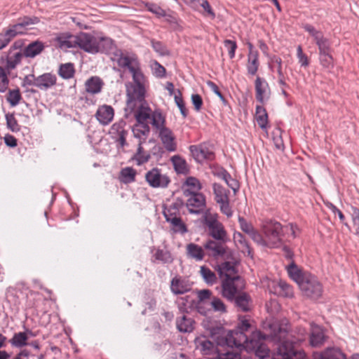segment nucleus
Masks as SVG:
<instances>
[{
	"label": "nucleus",
	"instance_id": "obj_1",
	"mask_svg": "<svg viewBox=\"0 0 359 359\" xmlns=\"http://www.w3.org/2000/svg\"><path fill=\"white\" fill-rule=\"evenodd\" d=\"M273 321V320H269L264 322L262 326L264 332L259 330L254 331L250 338L244 332L248 331L252 327V325L245 317L240 319V323L235 330L227 331L222 327H217L211 330L210 334L219 346L243 348L247 351H255L258 356L264 358L269 353V348L264 345V341L271 339V337L268 334L269 330L266 331L264 326L265 323Z\"/></svg>",
	"mask_w": 359,
	"mask_h": 359
},
{
	"label": "nucleus",
	"instance_id": "obj_2",
	"mask_svg": "<svg viewBox=\"0 0 359 359\" xmlns=\"http://www.w3.org/2000/svg\"><path fill=\"white\" fill-rule=\"evenodd\" d=\"M289 321L273 320L265 323L264 327L268 331L271 339L278 343L277 355L274 359H306L304 351L298 350L294 345L304 341L306 337V330L302 327L290 330Z\"/></svg>",
	"mask_w": 359,
	"mask_h": 359
},
{
	"label": "nucleus",
	"instance_id": "obj_3",
	"mask_svg": "<svg viewBox=\"0 0 359 359\" xmlns=\"http://www.w3.org/2000/svg\"><path fill=\"white\" fill-rule=\"evenodd\" d=\"M113 60L118 65L127 69L133 76L134 83L127 86V109L133 111L137 106V102L141 103L144 99L145 77L140 69V64L136 55L118 50L114 52Z\"/></svg>",
	"mask_w": 359,
	"mask_h": 359
},
{
	"label": "nucleus",
	"instance_id": "obj_4",
	"mask_svg": "<svg viewBox=\"0 0 359 359\" xmlns=\"http://www.w3.org/2000/svg\"><path fill=\"white\" fill-rule=\"evenodd\" d=\"M187 206L191 213L203 214V222L213 238L220 241L226 240L227 233L223 224L218 221L217 214L206 210L205 203H187Z\"/></svg>",
	"mask_w": 359,
	"mask_h": 359
},
{
	"label": "nucleus",
	"instance_id": "obj_5",
	"mask_svg": "<svg viewBox=\"0 0 359 359\" xmlns=\"http://www.w3.org/2000/svg\"><path fill=\"white\" fill-rule=\"evenodd\" d=\"M263 232V243L258 245L269 248H278L282 244L283 226L278 222L272 219L263 220L260 224Z\"/></svg>",
	"mask_w": 359,
	"mask_h": 359
},
{
	"label": "nucleus",
	"instance_id": "obj_6",
	"mask_svg": "<svg viewBox=\"0 0 359 359\" xmlns=\"http://www.w3.org/2000/svg\"><path fill=\"white\" fill-rule=\"evenodd\" d=\"M304 297L311 299H318L323 294V286L318 278L309 274L298 285Z\"/></svg>",
	"mask_w": 359,
	"mask_h": 359
},
{
	"label": "nucleus",
	"instance_id": "obj_7",
	"mask_svg": "<svg viewBox=\"0 0 359 359\" xmlns=\"http://www.w3.org/2000/svg\"><path fill=\"white\" fill-rule=\"evenodd\" d=\"M196 350L209 359H219V357L226 353H220L214 344L205 336H199L194 340Z\"/></svg>",
	"mask_w": 359,
	"mask_h": 359
},
{
	"label": "nucleus",
	"instance_id": "obj_8",
	"mask_svg": "<svg viewBox=\"0 0 359 359\" xmlns=\"http://www.w3.org/2000/svg\"><path fill=\"white\" fill-rule=\"evenodd\" d=\"M201 189L199 181L193 177L187 179L184 187V194L187 196H191L187 202H205L204 196L198 193Z\"/></svg>",
	"mask_w": 359,
	"mask_h": 359
},
{
	"label": "nucleus",
	"instance_id": "obj_9",
	"mask_svg": "<svg viewBox=\"0 0 359 359\" xmlns=\"http://www.w3.org/2000/svg\"><path fill=\"white\" fill-rule=\"evenodd\" d=\"M222 279V296L227 299L233 300L239 288L243 287V280L239 276Z\"/></svg>",
	"mask_w": 359,
	"mask_h": 359
},
{
	"label": "nucleus",
	"instance_id": "obj_10",
	"mask_svg": "<svg viewBox=\"0 0 359 359\" xmlns=\"http://www.w3.org/2000/svg\"><path fill=\"white\" fill-rule=\"evenodd\" d=\"M189 150L194 158L199 163L204 161H212L215 158V153L210 146L207 144H201L198 145H191Z\"/></svg>",
	"mask_w": 359,
	"mask_h": 359
},
{
	"label": "nucleus",
	"instance_id": "obj_11",
	"mask_svg": "<svg viewBox=\"0 0 359 359\" xmlns=\"http://www.w3.org/2000/svg\"><path fill=\"white\" fill-rule=\"evenodd\" d=\"M77 40H79V47L81 49L89 53H97V50H99L97 47L99 42L98 36L89 33L80 32Z\"/></svg>",
	"mask_w": 359,
	"mask_h": 359
},
{
	"label": "nucleus",
	"instance_id": "obj_12",
	"mask_svg": "<svg viewBox=\"0 0 359 359\" xmlns=\"http://www.w3.org/2000/svg\"><path fill=\"white\" fill-rule=\"evenodd\" d=\"M255 97L261 104L266 102L271 96V89L267 81L260 76L255 81Z\"/></svg>",
	"mask_w": 359,
	"mask_h": 359
},
{
	"label": "nucleus",
	"instance_id": "obj_13",
	"mask_svg": "<svg viewBox=\"0 0 359 359\" xmlns=\"http://www.w3.org/2000/svg\"><path fill=\"white\" fill-rule=\"evenodd\" d=\"M155 134L157 135L167 151L174 152L177 150L176 137L171 129L165 127Z\"/></svg>",
	"mask_w": 359,
	"mask_h": 359
},
{
	"label": "nucleus",
	"instance_id": "obj_14",
	"mask_svg": "<svg viewBox=\"0 0 359 359\" xmlns=\"http://www.w3.org/2000/svg\"><path fill=\"white\" fill-rule=\"evenodd\" d=\"M145 178L152 187H166L170 183L168 177L162 175L158 168H153L146 173Z\"/></svg>",
	"mask_w": 359,
	"mask_h": 359
},
{
	"label": "nucleus",
	"instance_id": "obj_15",
	"mask_svg": "<svg viewBox=\"0 0 359 359\" xmlns=\"http://www.w3.org/2000/svg\"><path fill=\"white\" fill-rule=\"evenodd\" d=\"M192 288V283L187 278L180 276H175L170 282L171 292L177 295L189 292Z\"/></svg>",
	"mask_w": 359,
	"mask_h": 359
},
{
	"label": "nucleus",
	"instance_id": "obj_16",
	"mask_svg": "<svg viewBox=\"0 0 359 359\" xmlns=\"http://www.w3.org/2000/svg\"><path fill=\"white\" fill-rule=\"evenodd\" d=\"M238 224L241 229L248 234L255 243H263V236L255 228L251 222H248L243 217H238Z\"/></svg>",
	"mask_w": 359,
	"mask_h": 359
},
{
	"label": "nucleus",
	"instance_id": "obj_17",
	"mask_svg": "<svg viewBox=\"0 0 359 359\" xmlns=\"http://www.w3.org/2000/svg\"><path fill=\"white\" fill-rule=\"evenodd\" d=\"M233 239L236 246L243 254L253 258V250L249 241L243 233L238 231L234 232Z\"/></svg>",
	"mask_w": 359,
	"mask_h": 359
},
{
	"label": "nucleus",
	"instance_id": "obj_18",
	"mask_svg": "<svg viewBox=\"0 0 359 359\" xmlns=\"http://www.w3.org/2000/svg\"><path fill=\"white\" fill-rule=\"evenodd\" d=\"M4 54L5 55L1 57V60L4 61L5 57V68L8 71L15 69L21 62L24 56L23 52L13 51V50H9L8 53H4Z\"/></svg>",
	"mask_w": 359,
	"mask_h": 359
},
{
	"label": "nucleus",
	"instance_id": "obj_19",
	"mask_svg": "<svg viewBox=\"0 0 359 359\" xmlns=\"http://www.w3.org/2000/svg\"><path fill=\"white\" fill-rule=\"evenodd\" d=\"M326 337L323 329L316 325H311L309 343L312 347H320L325 341Z\"/></svg>",
	"mask_w": 359,
	"mask_h": 359
},
{
	"label": "nucleus",
	"instance_id": "obj_20",
	"mask_svg": "<svg viewBox=\"0 0 359 359\" xmlns=\"http://www.w3.org/2000/svg\"><path fill=\"white\" fill-rule=\"evenodd\" d=\"M114 111L111 106L103 104L98 107L95 116L102 125H108L114 118Z\"/></svg>",
	"mask_w": 359,
	"mask_h": 359
},
{
	"label": "nucleus",
	"instance_id": "obj_21",
	"mask_svg": "<svg viewBox=\"0 0 359 359\" xmlns=\"http://www.w3.org/2000/svg\"><path fill=\"white\" fill-rule=\"evenodd\" d=\"M56 82V76L51 73H44L36 76V87L41 90H46L54 86Z\"/></svg>",
	"mask_w": 359,
	"mask_h": 359
},
{
	"label": "nucleus",
	"instance_id": "obj_22",
	"mask_svg": "<svg viewBox=\"0 0 359 359\" xmlns=\"http://www.w3.org/2000/svg\"><path fill=\"white\" fill-rule=\"evenodd\" d=\"M79 34L72 35L62 34L56 38L58 46L62 49L74 48L79 46Z\"/></svg>",
	"mask_w": 359,
	"mask_h": 359
},
{
	"label": "nucleus",
	"instance_id": "obj_23",
	"mask_svg": "<svg viewBox=\"0 0 359 359\" xmlns=\"http://www.w3.org/2000/svg\"><path fill=\"white\" fill-rule=\"evenodd\" d=\"M165 218L167 222H170L172 226V229L175 233L184 234L187 232V228L185 224L177 216L175 215V212L169 213L165 211Z\"/></svg>",
	"mask_w": 359,
	"mask_h": 359
},
{
	"label": "nucleus",
	"instance_id": "obj_24",
	"mask_svg": "<svg viewBox=\"0 0 359 359\" xmlns=\"http://www.w3.org/2000/svg\"><path fill=\"white\" fill-rule=\"evenodd\" d=\"M103 81L97 76H91L85 82L86 90L88 93L95 95L102 91Z\"/></svg>",
	"mask_w": 359,
	"mask_h": 359
},
{
	"label": "nucleus",
	"instance_id": "obj_25",
	"mask_svg": "<svg viewBox=\"0 0 359 359\" xmlns=\"http://www.w3.org/2000/svg\"><path fill=\"white\" fill-rule=\"evenodd\" d=\"M204 248L207 250L209 255L212 257H218L224 255L226 252V247L220 242L208 240L204 244Z\"/></svg>",
	"mask_w": 359,
	"mask_h": 359
},
{
	"label": "nucleus",
	"instance_id": "obj_26",
	"mask_svg": "<svg viewBox=\"0 0 359 359\" xmlns=\"http://www.w3.org/2000/svg\"><path fill=\"white\" fill-rule=\"evenodd\" d=\"M287 271L291 279H292L299 285L304 278L309 275L310 273L303 271L300 269L294 262H292L290 265L287 266Z\"/></svg>",
	"mask_w": 359,
	"mask_h": 359
},
{
	"label": "nucleus",
	"instance_id": "obj_27",
	"mask_svg": "<svg viewBox=\"0 0 359 359\" xmlns=\"http://www.w3.org/2000/svg\"><path fill=\"white\" fill-rule=\"evenodd\" d=\"M45 45L42 41H34L29 43L23 50L24 56L33 58L42 53Z\"/></svg>",
	"mask_w": 359,
	"mask_h": 359
},
{
	"label": "nucleus",
	"instance_id": "obj_28",
	"mask_svg": "<svg viewBox=\"0 0 359 359\" xmlns=\"http://www.w3.org/2000/svg\"><path fill=\"white\" fill-rule=\"evenodd\" d=\"M99 42L97 43V53L114 55V52L118 50L116 48L114 41L111 39L105 36H98Z\"/></svg>",
	"mask_w": 359,
	"mask_h": 359
},
{
	"label": "nucleus",
	"instance_id": "obj_29",
	"mask_svg": "<svg viewBox=\"0 0 359 359\" xmlns=\"http://www.w3.org/2000/svg\"><path fill=\"white\" fill-rule=\"evenodd\" d=\"M39 22V20L36 17L29 18L25 16L19 19L17 23L11 25L15 28L18 34L21 35L26 32L28 26L37 24Z\"/></svg>",
	"mask_w": 359,
	"mask_h": 359
},
{
	"label": "nucleus",
	"instance_id": "obj_30",
	"mask_svg": "<svg viewBox=\"0 0 359 359\" xmlns=\"http://www.w3.org/2000/svg\"><path fill=\"white\" fill-rule=\"evenodd\" d=\"M218 271L221 278H229L236 275L237 270L236 263L231 262H225L218 266Z\"/></svg>",
	"mask_w": 359,
	"mask_h": 359
},
{
	"label": "nucleus",
	"instance_id": "obj_31",
	"mask_svg": "<svg viewBox=\"0 0 359 359\" xmlns=\"http://www.w3.org/2000/svg\"><path fill=\"white\" fill-rule=\"evenodd\" d=\"M150 119L155 133L167 127L165 116L159 110L153 111Z\"/></svg>",
	"mask_w": 359,
	"mask_h": 359
},
{
	"label": "nucleus",
	"instance_id": "obj_32",
	"mask_svg": "<svg viewBox=\"0 0 359 359\" xmlns=\"http://www.w3.org/2000/svg\"><path fill=\"white\" fill-rule=\"evenodd\" d=\"M133 133L134 137L139 139V141H142V144L145 142L146 139L149 135L150 127L148 123H136L133 127Z\"/></svg>",
	"mask_w": 359,
	"mask_h": 359
},
{
	"label": "nucleus",
	"instance_id": "obj_33",
	"mask_svg": "<svg viewBox=\"0 0 359 359\" xmlns=\"http://www.w3.org/2000/svg\"><path fill=\"white\" fill-rule=\"evenodd\" d=\"M176 325L178 330L181 332H191L194 328V321L192 318L182 315L177 318Z\"/></svg>",
	"mask_w": 359,
	"mask_h": 359
},
{
	"label": "nucleus",
	"instance_id": "obj_34",
	"mask_svg": "<svg viewBox=\"0 0 359 359\" xmlns=\"http://www.w3.org/2000/svg\"><path fill=\"white\" fill-rule=\"evenodd\" d=\"M187 256L194 259L196 261H201L205 257V252L202 247L197 244L191 243L187 247Z\"/></svg>",
	"mask_w": 359,
	"mask_h": 359
},
{
	"label": "nucleus",
	"instance_id": "obj_35",
	"mask_svg": "<svg viewBox=\"0 0 359 359\" xmlns=\"http://www.w3.org/2000/svg\"><path fill=\"white\" fill-rule=\"evenodd\" d=\"M150 158V154L144 151L142 147V141H139L137 151L133 155L132 159L136 161L137 165H141L147 163Z\"/></svg>",
	"mask_w": 359,
	"mask_h": 359
},
{
	"label": "nucleus",
	"instance_id": "obj_36",
	"mask_svg": "<svg viewBox=\"0 0 359 359\" xmlns=\"http://www.w3.org/2000/svg\"><path fill=\"white\" fill-rule=\"evenodd\" d=\"M259 53H252L248 55V62L246 65L248 74L255 76L259 69Z\"/></svg>",
	"mask_w": 359,
	"mask_h": 359
},
{
	"label": "nucleus",
	"instance_id": "obj_37",
	"mask_svg": "<svg viewBox=\"0 0 359 359\" xmlns=\"http://www.w3.org/2000/svg\"><path fill=\"white\" fill-rule=\"evenodd\" d=\"M273 292L279 296L291 298L293 297L292 287L287 283L280 280L274 287Z\"/></svg>",
	"mask_w": 359,
	"mask_h": 359
},
{
	"label": "nucleus",
	"instance_id": "obj_38",
	"mask_svg": "<svg viewBox=\"0 0 359 359\" xmlns=\"http://www.w3.org/2000/svg\"><path fill=\"white\" fill-rule=\"evenodd\" d=\"M212 188L216 202H229L228 196L229 191L226 188L217 183L213 184Z\"/></svg>",
	"mask_w": 359,
	"mask_h": 359
},
{
	"label": "nucleus",
	"instance_id": "obj_39",
	"mask_svg": "<svg viewBox=\"0 0 359 359\" xmlns=\"http://www.w3.org/2000/svg\"><path fill=\"white\" fill-rule=\"evenodd\" d=\"M199 272L203 280L208 285H212L217 283L216 274L208 267L205 266H201Z\"/></svg>",
	"mask_w": 359,
	"mask_h": 359
},
{
	"label": "nucleus",
	"instance_id": "obj_40",
	"mask_svg": "<svg viewBox=\"0 0 359 359\" xmlns=\"http://www.w3.org/2000/svg\"><path fill=\"white\" fill-rule=\"evenodd\" d=\"M151 109L149 107H144L142 104L138 109L135 112V117L137 123H147V121L150 119L151 114Z\"/></svg>",
	"mask_w": 359,
	"mask_h": 359
},
{
	"label": "nucleus",
	"instance_id": "obj_41",
	"mask_svg": "<svg viewBox=\"0 0 359 359\" xmlns=\"http://www.w3.org/2000/svg\"><path fill=\"white\" fill-rule=\"evenodd\" d=\"M256 120L259 126L264 129L268 123V115L263 106L257 105L256 107Z\"/></svg>",
	"mask_w": 359,
	"mask_h": 359
},
{
	"label": "nucleus",
	"instance_id": "obj_42",
	"mask_svg": "<svg viewBox=\"0 0 359 359\" xmlns=\"http://www.w3.org/2000/svg\"><path fill=\"white\" fill-rule=\"evenodd\" d=\"M136 170L131 167L123 168L120 172V180L123 183L128 184L133 182L135 180Z\"/></svg>",
	"mask_w": 359,
	"mask_h": 359
},
{
	"label": "nucleus",
	"instance_id": "obj_43",
	"mask_svg": "<svg viewBox=\"0 0 359 359\" xmlns=\"http://www.w3.org/2000/svg\"><path fill=\"white\" fill-rule=\"evenodd\" d=\"M27 339V333L26 332H20L15 333L9 342L13 346L19 348L25 346Z\"/></svg>",
	"mask_w": 359,
	"mask_h": 359
},
{
	"label": "nucleus",
	"instance_id": "obj_44",
	"mask_svg": "<svg viewBox=\"0 0 359 359\" xmlns=\"http://www.w3.org/2000/svg\"><path fill=\"white\" fill-rule=\"evenodd\" d=\"M318 359H346V357L339 348H327Z\"/></svg>",
	"mask_w": 359,
	"mask_h": 359
},
{
	"label": "nucleus",
	"instance_id": "obj_45",
	"mask_svg": "<svg viewBox=\"0 0 359 359\" xmlns=\"http://www.w3.org/2000/svg\"><path fill=\"white\" fill-rule=\"evenodd\" d=\"M74 67L72 63L62 64L58 70V74L64 79H69L74 75Z\"/></svg>",
	"mask_w": 359,
	"mask_h": 359
},
{
	"label": "nucleus",
	"instance_id": "obj_46",
	"mask_svg": "<svg viewBox=\"0 0 359 359\" xmlns=\"http://www.w3.org/2000/svg\"><path fill=\"white\" fill-rule=\"evenodd\" d=\"M316 43L318 48L319 55L332 53V49L331 47V42L328 39L325 38L324 36H323L319 39L316 41Z\"/></svg>",
	"mask_w": 359,
	"mask_h": 359
},
{
	"label": "nucleus",
	"instance_id": "obj_47",
	"mask_svg": "<svg viewBox=\"0 0 359 359\" xmlns=\"http://www.w3.org/2000/svg\"><path fill=\"white\" fill-rule=\"evenodd\" d=\"M220 177L225 181L226 184L233 190L235 194L239 189L238 182L233 179L231 175L225 170H223L220 173Z\"/></svg>",
	"mask_w": 359,
	"mask_h": 359
},
{
	"label": "nucleus",
	"instance_id": "obj_48",
	"mask_svg": "<svg viewBox=\"0 0 359 359\" xmlns=\"http://www.w3.org/2000/svg\"><path fill=\"white\" fill-rule=\"evenodd\" d=\"M22 99V96L18 88L9 90L7 94L6 100L12 107L18 105Z\"/></svg>",
	"mask_w": 359,
	"mask_h": 359
},
{
	"label": "nucleus",
	"instance_id": "obj_49",
	"mask_svg": "<svg viewBox=\"0 0 359 359\" xmlns=\"http://www.w3.org/2000/svg\"><path fill=\"white\" fill-rule=\"evenodd\" d=\"M236 306L243 311H248L250 309V297L248 294L243 293L238 295L235 299Z\"/></svg>",
	"mask_w": 359,
	"mask_h": 359
},
{
	"label": "nucleus",
	"instance_id": "obj_50",
	"mask_svg": "<svg viewBox=\"0 0 359 359\" xmlns=\"http://www.w3.org/2000/svg\"><path fill=\"white\" fill-rule=\"evenodd\" d=\"M155 259L163 263H171L173 258L169 251L158 249L154 254Z\"/></svg>",
	"mask_w": 359,
	"mask_h": 359
},
{
	"label": "nucleus",
	"instance_id": "obj_51",
	"mask_svg": "<svg viewBox=\"0 0 359 359\" xmlns=\"http://www.w3.org/2000/svg\"><path fill=\"white\" fill-rule=\"evenodd\" d=\"M175 170L179 173H184L187 171V163L179 156H174L172 157Z\"/></svg>",
	"mask_w": 359,
	"mask_h": 359
},
{
	"label": "nucleus",
	"instance_id": "obj_52",
	"mask_svg": "<svg viewBox=\"0 0 359 359\" xmlns=\"http://www.w3.org/2000/svg\"><path fill=\"white\" fill-rule=\"evenodd\" d=\"M6 125L8 129H10L13 133H17L20 131V126L13 114H7L6 115Z\"/></svg>",
	"mask_w": 359,
	"mask_h": 359
},
{
	"label": "nucleus",
	"instance_id": "obj_53",
	"mask_svg": "<svg viewBox=\"0 0 359 359\" xmlns=\"http://www.w3.org/2000/svg\"><path fill=\"white\" fill-rule=\"evenodd\" d=\"M320 65L326 69H330L334 67V58L331 53L319 55Z\"/></svg>",
	"mask_w": 359,
	"mask_h": 359
},
{
	"label": "nucleus",
	"instance_id": "obj_54",
	"mask_svg": "<svg viewBox=\"0 0 359 359\" xmlns=\"http://www.w3.org/2000/svg\"><path fill=\"white\" fill-rule=\"evenodd\" d=\"M210 305L213 310L217 312L225 313L226 308L224 302L218 297H213L211 299Z\"/></svg>",
	"mask_w": 359,
	"mask_h": 359
},
{
	"label": "nucleus",
	"instance_id": "obj_55",
	"mask_svg": "<svg viewBox=\"0 0 359 359\" xmlns=\"http://www.w3.org/2000/svg\"><path fill=\"white\" fill-rule=\"evenodd\" d=\"M179 95H175V102L178 108L180 110L181 114L183 116V117H187V110L186 109L183 98L182 97L181 92L178 90H177Z\"/></svg>",
	"mask_w": 359,
	"mask_h": 359
},
{
	"label": "nucleus",
	"instance_id": "obj_56",
	"mask_svg": "<svg viewBox=\"0 0 359 359\" xmlns=\"http://www.w3.org/2000/svg\"><path fill=\"white\" fill-rule=\"evenodd\" d=\"M151 46L154 50L160 55H168L170 54L166 46L160 41H151Z\"/></svg>",
	"mask_w": 359,
	"mask_h": 359
},
{
	"label": "nucleus",
	"instance_id": "obj_57",
	"mask_svg": "<svg viewBox=\"0 0 359 359\" xmlns=\"http://www.w3.org/2000/svg\"><path fill=\"white\" fill-rule=\"evenodd\" d=\"M9 80L8 79L7 74L5 72V69L0 67V92L4 93L8 86Z\"/></svg>",
	"mask_w": 359,
	"mask_h": 359
},
{
	"label": "nucleus",
	"instance_id": "obj_58",
	"mask_svg": "<svg viewBox=\"0 0 359 359\" xmlns=\"http://www.w3.org/2000/svg\"><path fill=\"white\" fill-rule=\"evenodd\" d=\"M303 28L305 31L309 33L315 41L324 36L322 32L316 29V28L311 25L306 24L303 26Z\"/></svg>",
	"mask_w": 359,
	"mask_h": 359
},
{
	"label": "nucleus",
	"instance_id": "obj_59",
	"mask_svg": "<svg viewBox=\"0 0 359 359\" xmlns=\"http://www.w3.org/2000/svg\"><path fill=\"white\" fill-rule=\"evenodd\" d=\"M353 233L359 237V210L353 208L351 213Z\"/></svg>",
	"mask_w": 359,
	"mask_h": 359
},
{
	"label": "nucleus",
	"instance_id": "obj_60",
	"mask_svg": "<svg viewBox=\"0 0 359 359\" xmlns=\"http://www.w3.org/2000/svg\"><path fill=\"white\" fill-rule=\"evenodd\" d=\"M224 46L229 50V55L231 59L235 57V52L237 48L236 42L230 39H226L224 41Z\"/></svg>",
	"mask_w": 359,
	"mask_h": 359
},
{
	"label": "nucleus",
	"instance_id": "obj_61",
	"mask_svg": "<svg viewBox=\"0 0 359 359\" xmlns=\"http://www.w3.org/2000/svg\"><path fill=\"white\" fill-rule=\"evenodd\" d=\"M283 231L286 233H290L293 238L298 236L300 233V230L298 226L293 223H290L285 226H283Z\"/></svg>",
	"mask_w": 359,
	"mask_h": 359
},
{
	"label": "nucleus",
	"instance_id": "obj_62",
	"mask_svg": "<svg viewBox=\"0 0 359 359\" xmlns=\"http://www.w3.org/2000/svg\"><path fill=\"white\" fill-rule=\"evenodd\" d=\"M147 8L149 11L156 15L158 17H163L165 15V11L159 6L154 4H147Z\"/></svg>",
	"mask_w": 359,
	"mask_h": 359
},
{
	"label": "nucleus",
	"instance_id": "obj_63",
	"mask_svg": "<svg viewBox=\"0 0 359 359\" xmlns=\"http://www.w3.org/2000/svg\"><path fill=\"white\" fill-rule=\"evenodd\" d=\"M297 55L299 59V63L302 67H307L309 64L308 57L304 54L302 48L299 46L297 49Z\"/></svg>",
	"mask_w": 359,
	"mask_h": 359
},
{
	"label": "nucleus",
	"instance_id": "obj_64",
	"mask_svg": "<svg viewBox=\"0 0 359 359\" xmlns=\"http://www.w3.org/2000/svg\"><path fill=\"white\" fill-rule=\"evenodd\" d=\"M219 359H241V357L238 351H228L224 355H221Z\"/></svg>",
	"mask_w": 359,
	"mask_h": 359
}]
</instances>
